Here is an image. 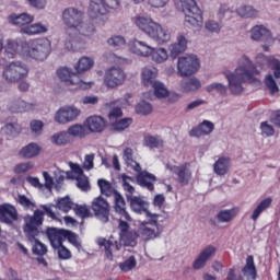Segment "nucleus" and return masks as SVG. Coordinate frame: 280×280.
<instances>
[{
  "instance_id": "f257e3e1",
  "label": "nucleus",
  "mask_w": 280,
  "mask_h": 280,
  "mask_svg": "<svg viewBox=\"0 0 280 280\" xmlns=\"http://www.w3.org/2000/svg\"><path fill=\"white\" fill-rule=\"evenodd\" d=\"M261 72L257 69L255 62L250 57L243 55L237 60V67L234 71L223 72L228 81V85L220 82H212L206 86L208 93H218L219 95H226L228 91L232 95H242L246 91V84L261 85V80L257 78Z\"/></svg>"
},
{
  "instance_id": "f03ea898",
  "label": "nucleus",
  "mask_w": 280,
  "mask_h": 280,
  "mask_svg": "<svg viewBox=\"0 0 280 280\" xmlns=\"http://www.w3.org/2000/svg\"><path fill=\"white\" fill-rule=\"evenodd\" d=\"M51 51V42L48 38H34L25 40L22 37L8 39L4 46V52L8 58H23L24 60H37L43 62L47 60Z\"/></svg>"
},
{
  "instance_id": "7ed1b4c3",
  "label": "nucleus",
  "mask_w": 280,
  "mask_h": 280,
  "mask_svg": "<svg viewBox=\"0 0 280 280\" xmlns=\"http://www.w3.org/2000/svg\"><path fill=\"white\" fill-rule=\"evenodd\" d=\"M135 25L138 30H141L148 38L156 43V45H167V43H172V38H174L172 28L154 21L151 16H137Z\"/></svg>"
},
{
  "instance_id": "20e7f679",
  "label": "nucleus",
  "mask_w": 280,
  "mask_h": 280,
  "mask_svg": "<svg viewBox=\"0 0 280 280\" xmlns=\"http://www.w3.org/2000/svg\"><path fill=\"white\" fill-rule=\"evenodd\" d=\"M121 2L119 0H90L89 15L92 21L104 25L108 21V10H118Z\"/></svg>"
},
{
  "instance_id": "39448f33",
  "label": "nucleus",
  "mask_w": 280,
  "mask_h": 280,
  "mask_svg": "<svg viewBox=\"0 0 280 280\" xmlns=\"http://www.w3.org/2000/svg\"><path fill=\"white\" fill-rule=\"evenodd\" d=\"M159 218H161V214L154 213L147 217V221H141L136 231L137 237L143 240V242H150L161 237L163 225L159 223Z\"/></svg>"
},
{
  "instance_id": "423d86ee",
  "label": "nucleus",
  "mask_w": 280,
  "mask_h": 280,
  "mask_svg": "<svg viewBox=\"0 0 280 280\" xmlns=\"http://www.w3.org/2000/svg\"><path fill=\"white\" fill-rule=\"evenodd\" d=\"M27 75H30V66L21 60L7 63L2 71V78L9 84H16L25 80Z\"/></svg>"
},
{
  "instance_id": "0eeeda50",
  "label": "nucleus",
  "mask_w": 280,
  "mask_h": 280,
  "mask_svg": "<svg viewBox=\"0 0 280 280\" xmlns=\"http://www.w3.org/2000/svg\"><path fill=\"white\" fill-rule=\"evenodd\" d=\"M177 8L185 15V22L192 27H202V11L198 8L196 0H178Z\"/></svg>"
},
{
  "instance_id": "6e6552de",
  "label": "nucleus",
  "mask_w": 280,
  "mask_h": 280,
  "mask_svg": "<svg viewBox=\"0 0 280 280\" xmlns=\"http://www.w3.org/2000/svg\"><path fill=\"white\" fill-rule=\"evenodd\" d=\"M201 62L200 58L196 54H186L178 57L176 69L179 78H190L200 71Z\"/></svg>"
},
{
  "instance_id": "1a4fd4ad",
  "label": "nucleus",
  "mask_w": 280,
  "mask_h": 280,
  "mask_svg": "<svg viewBox=\"0 0 280 280\" xmlns=\"http://www.w3.org/2000/svg\"><path fill=\"white\" fill-rule=\"evenodd\" d=\"M57 78L68 86H78L82 90L91 89L95 84L93 81H83L75 72H73L72 69L68 67L59 68L57 70Z\"/></svg>"
},
{
  "instance_id": "9d476101",
  "label": "nucleus",
  "mask_w": 280,
  "mask_h": 280,
  "mask_svg": "<svg viewBox=\"0 0 280 280\" xmlns=\"http://www.w3.org/2000/svg\"><path fill=\"white\" fill-rule=\"evenodd\" d=\"M80 115H82L80 107L75 105H63L56 110L54 121L59 124V126H67V124L78 121Z\"/></svg>"
},
{
  "instance_id": "9b49d317",
  "label": "nucleus",
  "mask_w": 280,
  "mask_h": 280,
  "mask_svg": "<svg viewBox=\"0 0 280 280\" xmlns=\"http://www.w3.org/2000/svg\"><path fill=\"white\" fill-rule=\"evenodd\" d=\"M249 36L252 40H255V43H265L261 45L262 51H270V45L275 43L272 32H270V30L264 25H255L252 27L249 31Z\"/></svg>"
},
{
  "instance_id": "f8f14e48",
  "label": "nucleus",
  "mask_w": 280,
  "mask_h": 280,
  "mask_svg": "<svg viewBox=\"0 0 280 280\" xmlns=\"http://www.w3.org/2000/svg\"><path fill=\"white\" fill-rule=\"evenodd\" d=\"M45 213L40 210H36L34 215H26L24 218V235L27 240H35L40 235V231H38V226L43 224V217Z\"/></svg>"
},
{
  "instance_id": "ddd939ff",
  "label": "nucleus",
  "mask_w": 280,
  "mask_h": 280,
  "mask_svg": "<svg viewBox=\"0 0 280 280\" xmlns=\"http://www.w3.org/2000/svg\"><path fill=\"white\" fill-rule=\"evenodd\" d=\"M80 21H84V11L75 7H67L61 11V22L66 30L73 31L80 24Z\"/></svg>"
},
{
  "instance_id": "4468645a",
  "label": "nucleus",
  "mask_w": 280,
  "mask_h": 280,
  "mask_svg": "<svg viewBox=\"0 0 280 280\" xmlns=\"http://www.w3.org/2000/svg\"><path fill=\"white\" fill-rule=\"evenodd\" d=\"M126 82V72L120 67H112L105 71L104 84L107 89H117Z\"/></svg>"
},
{
  "instance_id": "2eb2a0df",
  "label": "nucleus",
  "mask_w": 280,
  "mask_h": 280,
  "mask_svg": "<svg viewBox=\"0 0 280 280\" xmlns=\"http://www.w3.org/2000/svg\"><path fill=\"white\" fill-rule=\"evenodd\" d=\"M91 209L94 211V215L101 220V222H108L110 215V205L104 199V197H95L92 200Z\"/></svg>"
},
{
  "instance_id": "dca6fc26",
  "label": "nucleus",
  "mask_w": 280,
  "mask_h": 280,
  "mask_svg": "<svg viewBox=\"0 0 280 280\" xmlns=\"http://www.w3.org/2000/svg\"><path fill=\"white\" fill-rule=\"evenodd\" d=\"M215 253H218V248L213 245H208L203 249L200 250L199 255H197L196 259L192 262L194 270H202L207 262L215 257Z\"/></svg>"
},
{
  "instance_id": "f3484780",
  "label": "nucleus",
  "mask_w": 280,
  "mask_h": 280,
  "mask_svg": "<svg viewBox=\"0 0 280 280\" xmlns=\"http://www.w3.org/2000/svg\"><path fill=\"white\" fill-rule=\"evenodd\" d=\"M165 168L177 176V180L180 185H189V180H191V170L189 168V164H182L179 166L165 164Z\"/></svg>"
},
{
  "instance_id": "a211bd4d",
  "label": "nucleus",
  "mask_w": 280,
  "mask_h": 280,
  "mask_svg": "<svg viewBox=\"0 0 280 280\" xmlns=\"http://www.w3.org/2000/svg\"><path fill=\"white\" fill-rule=\"evenodd\" d=\"M63 47L67 51H84L85 45L80 40L79 35L71 30H66L63 38Z\"/></svg>"
},
{
  "instance_id": "6ab92c4d",
  "label": "nucleus",
  "mask_w": 280,
  "mask_h": 280,
  "mask_svg": "<svg viewBox=\"0 0 280 280\" xmlns=\"http://www.w3.org/2000/svg\"><path fill=\"white\" fill-rule=\"evenodd\" d=\"M129 51L139 58H150L152 46L144 40L135 38L129 43Z\"/></svg>"
},
{
  "instance_id": "aec40b11",
  "label": "nucleus",
  "mask_w": 280,
  "mask_h": 280,
  "mask_svg": "<svg viewBox=\"0 0 280 280\" xmlns=\"http://www.w3.org/2000/svg\"><path fill=\"white\" fill-rule=\"evenodd\" d=\"M84 128L94 135L104 132L106 130V119L100 115L89 116L84 121Z\"/></svg>"
},
{
  "instance_id": "412c9836",
  "label": "nucleus",
  "mask_w": 280,
  "mask_h": 280,
  "mask_svg": "<svg viewBox=\"0 0 280 280\" xmlns=\"http://www.w3.org/2000/svg\"><path fill=\"white\" fill-rule=\"evenodd\" d=\"M188 43L189 40L187 39V37L184 34H179L176 37V40L168 45V56L173 59L178 58L180 54H185V51H187Z\"/></svg>"
},
{
  "instance_id": "4be33fe9",
  "label": "nucleus",
  "mask_w": 280,
  "mask_h": 280,
  "mask_svg": "<svg viewBox=\"0 0 280 280\" xmlns=\"http://www.w3.org/2000/svg\"><path fill=\"white\" fill-rule=\"evenodd\" d=\"M127 200H129L131 210L135 213H144L145 218H148L149 215L154 214V212L149 210L150 209V202H148V200H145L144 197L135 196V197H131Z\"/></svg>"
},
{
  "instance_id": "5701e85b",
  "label": "nucleus",
  "mask_w": 280,
  "mask_h": 280,
  "mask_svg": "<svg viewBox=\"0 0 280 280\" xmlns=\"http://www.w3.org/2000/svg\"><path fill=\"white\" fill-rule=\"evenodd\" d=\"M154 90V95L159 100H165L168 97V102H178L183 95L178 93H170L167 91V88H165V84H163L161 81H158L151 85Z\"/></svg>"
},
{
  "instance_id": "b1692460",
  "label": "nucleus",
  "mask_w": 280,
  "mask_h": 280,
  "mask_svg": "<svg viewBox=\"0 0 280 280\" xmlns=\"http://www.w3.org/2000/svg\"><path fill=\"white\" fill-rule=\"evenodd\" d=\"M20 32L26 36H43V34L49 32V25L43 22H35L22 27Z\"/></svg>"
},
{
  "instance_id": "393cba45",
  "label": "nucleus",
  "mask_w": 280,
  "mask_h": 280,
  "mask_svg": "<svg viewBox=\"0 0 280 280\" xmlns=\"http://www.w3.org/2000/svg\"><path fill=\"white\" fill-rule=\"evenodd\" d=\"M200 89H202V82L196 77L182 80L178 85V91L184 94L196 93V91H200Z\"/></svg>"
},
{
  "instance_id": "a878e982",
  "label": "nucleus",
  "mask_w": 280,
  "mask_h": 280,
  "mask_svg": "<svg viewBox=\"0 0 280 280\" xmlns=\"http://www.w3.org/2000/svg\"><path fill=\"white\" fill-rule=\"evenodd\" d=\"M47 237L52 248H60V246H62V241L67 240V230L49 228L47 230Z\"/></svg>"
},
{
  "instance_id": "bb28decb",
  "label": "nucleus",
  "mask_w": 280,
  "mask_h": 280,
  "mask_svg": "<svg viewBox=\"0 0 280 280\" xmlns=\"http://www.w3.org/2000/svg\"><path fill=\"white\" fill-rule=\"evenodd\" d=\"M9 23L16 27H27L31 23H34V15L27 12L12 13L9 15Z\"/></svg>"
},
{
  "instance_id": "cd10ccee",
  "label": "nucleus",
  "mask_w": 280,
  "mask_h": 280,
  "mask_svg": "<svg viewBox=\"0 0 280 280\" xmlns=\"http://www.w3.org/2000/svg\"><path fill=\"white\" fill-rule=\"evenodd\" d=\"M213 172L217 176H226L231 172V158L229 155H221L213 163Z\"/></svg>"
},
{
  "instance_id": "c85d7f7f",
  "label": "nucleus",
  "mask_w": 280,
  "mask_h": 280,
  "mask_svg": "<svg viewBox=\"0 0 280 280\" xmlns=\"http://www.w3.org/2000/svg\"><path fill=\"white\" fill-rule=\"evenodd\" d=\"M214 128L215 126L213 122L203 120L201 124L189 131V137H196L197 139H200V137H207L213 132Z\"/></svg>"
},
{
  "instance_id": "c756f323",
  "label": "nucleus",
  "mask_w": 280,
  "mask_h": 280,
  "mask_svg": "<svg viewBox=\"0 0 280 280\" xmlns=\"http://www.w3.org/2000/svg\"><path fill=\"white\" fill-rule=\"evenodd\" d=\"M159 78V69L152 66H147L141 70V82L144 86H152Z\"/></svg>"
},
{
  "instance_id": "7c9ffc66",
  "label": "nucleus",
  "mask_w": 280,
  "mask_h": 280,
  "mask_svg": "<svg viewBox=\"0 0 280 280\" xmlns=\"http://www.w3.org/2000/svg\"><path fill=\"white\" fill-rule=\"evenodd\" d=\"M16 218V208H14L12 205L4 203L0 206V222L12 224Z\"/></svg>"
},
{
  "instance_id": "2f4dec72",
  "label": "nucleus",
  "mask_w": 280,
  "mask_h": 280,
  "mask_svg": "<svg viewBox=\"0 0 280 280\" xmlns=\"http://www.w3.org/2000/svg\"><path fill=\"white\" fill-rule=\"evenodd\" d=\"M72 32L77 36H84L85 38H91L95 34V26L92 23L84 22V20H81L79 24H77Z\"/></svg>"
},
{
  "instance_id": "473e14b6",
  "label": "nucleus",
  "mask_w": 280,
  "mask_h": 280,
  "mask_svg": "<svg viewBox=\"0 0 280 280\" xmlns=\"http://www.w3.org/2000/svg\"><path fill=\"white\" fill-rule=\"evenodd\" d=\"M149 58H151L152 62L155 65H163L170 59V52L165 47H152Z\"/></svg>"
},
{
  "instance_id": "72a5a7b5",
  "label": "nucleus",
  "mask_w": 280,
  "mask_h": 280,
  "mask_svg": "<svg viewBox=\"0 0 280 280\" xmlns=\"http://www.w3.org/2000/svg\"><path fill=\"white\" fill-rule=\"evenodd\" d=\"M137 182L140 187H145L149 189V191L154 190V183H156V176L152 175L151 173H148L145 171L138 172L137 175Z\"/></svg>"
},
{
  "instance_id": "f704fd0d",
  "label": "nucleus",
  "mask_w": 280,
  "mask_h": 280,
  "mask_svg": "<svg viewBox=\"0 0 280 280\" xmlns=\"http://www.w3.org/2000/svg\"><path fill=\"white\" fill-rule=\"evenodd\" d=\"M115 200V211L118 213L121 218H124L127 222H131L132 218L126 211V200L124 199V196L119 192H115L114 195Z\"/></svg>"
},
{
  "instance_id": "c9c22d12",
  "label": "nucleus",
  "mask_w": 280,
  "mask_h": 280,
  "mask_svg": "<svg viewBox=\"0 0 280 280\" xmlns=\"http://www.w3.org/2000/svg\"><path fill=\"white\" fill-rule=\"evenodd\" d=\"M95 67V59L93 57L83 56L74 63V70L77 73H86Z\"/></svg>"
},
{
  "instance_id": "e433bc0d",
  "label": "nucleus",
  "mask_w": 280,
  "mask_h": 280,
  "mask_svg": "<svg viewBox=\"0 0 280 280\" xmlns=\"http://www.w3.org/2000/svg\"><path fill=\"white\" fill-rule=\"evenodd\" d=\"M271 206H272V197H267L262 199L252 212L250 218L253 222H257V220H259V215H261L264 211H268V209H270Z\"/></svg>"
},
{
  "instance_id": "4c0bfd02",
  "label": "nucleus",
  "mask_w": 280,
  "mask_h": 280,
  "mask_svg": "<svg viewBox=\"0 0 280 280\" xmlns=\"http://www.w3.org/2000/svg\"><path fill=\"white\" fill-rule=\"evenodd\" d=\"M237 213H240V209L237 208L221 210L217 214V220L220 224H229V222H233L237 218Z\"/></svg>"
},
{
  "instance_id": "58836bf2",
  "label": "nucleus",
  "mask_w": 280,
  "mask_h": 280,
  "mask_svg": "<svg viewBox=\"0 0 280 280\" xmlns=\"http://www.w3.org/2000/svg\"><path fill=\"white\" fill-rule=\"evenodd\" d=\"M19 154L22 159H35L40 154V145L34 142L28 143L20 150Z\"/></svg>"
},
{
  "instance_id": "ea45409f",
  "label": "nucleus",
  "mask_w": 280,
  "mask_h": 280,
  "mask_svg": "<svg viewBox=\"0 0 280 280\" xmlns=\"http://www.w3.org/2000/svg\"><path fill=\"white\" fill-rule=\"evenodd\" d=\"M143 143L145 148H150L151 150L160 149L165 145V140L161 138V136H145Z\"/></svg>"
},
{
  "instance_id": "a19ab883",
  "label": "nucleus",
  "mask_w": 280,
  "mask_h": 280,
  "mask_svg": "<svg viewBox=\"0 0 280 280\" xmlns=\"http://www.w3.org/2000/svg\"><path fill=\"white\" fill-rule=\"evenodd\" d=\"M86 127H84V125H80V124H74L71 125L68 129V137L71 139V137H73L74 139H84V137H86Z\"/></svg>"
},
{
  "instance_id": "79ce46f5",
  "label": "nucleus",
  "mask_w": 280,
  "mask_h": 280,
  "mask_svg": "<svg viewBox=\"0 0 280 280\" xmlns=\"http://www.w3.org/2000/svg\"><path fill=\"white\" fill-rule=\"evenodd\" d=\"M121 180L126 197L130 199L135 195V179L128 175H121Z\"/></svg>"
},
{
  "instance_id": "37998d69",
  "label": "nucleus",
  "mask_w": 280,
  "mask_h": 280,
  "mask_svg": "<svg viewBox=\"0 0 280 280\" xmlns=\"http://www.w3.org/2000/svg\"><path fill=\"white\" fill-rule=\"evenodd\" d=\"M122 159L127 163V165H129V167H131L133 171L141 172V165L132 160L133 151L131 148H126L124 150Z\"/></svg>"
},
{
  "instance_id": "c03bdc74",
  "label": "nucleus",
  "mask_w": 280,
  "mask_h": 280,
  "mask_svg": "<svg viewBox=\"0 0 280 280\" xmlns=\"http://www.w3.org/2000/svg\"><path fill=\"white\" fill-rule=\"evenodd\" d=\"M98 246H103L105 248L107 259H113V250H119V244H117V242L113 244V242L105 238L98 240Z\"/></svg>"
},
{
  "instance_id": "a18cd8bd",
  "label": "nucleus",
  "mask_w": 280,
  "mask_h": 280,
  "mask_svg": "<svg viewBox=\"0 0 280 280\" xmlns=\"http://www.w3.org/2000/svg\"><path fill=\"white\" fill-rule=\"evenodd\" d=\"M50 141L55 145H67L68 143H71V138L67 131H60L52 135Z\"/></svg>"
},
{
  "instance_id": "49530a36",
  "label": "nucleus",
  "mask_w": 280,
  "mask_h": 280,
  "mask_svg": "<svg viewBox=\"0 0 280 280\" xmlns=\"http://www.w3.org/2000/svg\"><path fill=\"white\" fill-rule=\"evenodd\" d=\"M236 14L242 16V19H255L259 14V11L250 5H244L236 9Z\"/></svg>"
},
{
  "instance_id": "de8ad7c7",
  "label": "nucleus",
  "mask_w": 280,
  "mask_h": 280,
  "mask_svg": "<svg viewBox=\"0 0 280 280\" xmlns=\"http://www.w3.org/2000/svg\"><path fill=\"white\" fill-rule=\"evenodd\" d=\"M28 242L33 244V255H38L39 257H43V255H47V245L38 241V236H35L34 240H28Z\"/></svg>"
},
{
  "instance_id": "09e8293b",
  "label": "nucleus",
  "mask_w": 280,
  "mask_h": 280,
  "mask_svg": "<svg viewBox=\"0 0 280 280\" xmlns=\"http://www.w3.org/2000/svg\"><path fill=\"white\" fill-rule=\"evenodd\" d=\"M243 275L247 277V279H255L257 271L255 270V259L253 256L246 258V266L243 268Z\"/></svg>"
},
{
  "instance_id": "8fccbe9b",
  "label": "nucleus",
  "mask_w": 280,
  "mask_h": 280,
  "mask_svg": "<svg viewBox=\"0 0 280 280\" xmlns=\"http://www.w3.org/2000/svg\"><path fill=\"white\" fill-rule=\"evenodd\" d=\"M97 185L101 189V194H103V196H115V194H118L117 190H115V188H113V185H110V182L106 180V179H98L97 180Z\"/></svg>"
},
{
  "instance_id": "3c124183",
  "label": "nucleus",
  "mask_w": 280,
  "mask_h": 280,
  "mask_svg": "<svg viewBox=\"0 0 280 280\" xmlns=\"http://www.w3.org/2000/svg\"><path fill=\"white\" fill-rule=\"evenodd\" d=\"M135 110L137 115L147 116V115H151L153 107H152V104H150V102L142 100L136 105Z\"/></svg>"
},
{
  "instance_id": "603ef678",
  "label": "nucleus",
  "mask_w": 280,
  "mask_h": 280,
  "mask_svg": "<svg viewBox=\"0 0 280 280\" xmlns=\"http://www.w3.org/2000/svg\"><path fill=\"white\" fill-rule=\"evenodd\" d=\"M57 209H59V211H63V213H69V211L73 209V201L69 196L59 198L57 200Z\"/></svg>"
},
{
  "instance_id": "864d4df0",
  "label": "nucleus",
  "mask_w": 280,
  "mask_h": 280,
  "mask_svg": "<svg viewBox=\"0 0 280 280\" xmlns=\"http://www.w3.org/2000/svg\"><path fill=\"white\" fill-rule=\"evenodd\" d=\"M106 43L109 47H114V49H121V47L126 46V37L122 35H113Z\"/></svg>"
},
{
  "instance_id": "5fc2aeb1",
  "label": "nucleus",
  "mask_w": 280,
  "mask_h": 280,
  "mask_svg": "<svg viewBox=\"0 0 280 280\" xmlns=\"http://www.w3.org/2000/svg\"><path fill=\"white\" fill-rule=\"evenodd\" d=\"M2 131L8 137H19V135H21V126H19V124L9 122L2 127Z\"/></svg>"
},
{
  "instance_id": "6e6d98bb",
  "label": "nucleus",
  "mask_w": 280,
  "mask_h": 280,
  "mask_svg": "<svg viewBox=\"0 0 280 280\" xmlns=\"http://www.w3.org/2000/svg\"><path fill=\"white\" fill-rule=\"evenodd\" d=\"M44 128L45 122H43V120L34 119L30 122V130L34 137H40V135H43Z\"/></svg>"
},
{
  "instance_id": "4d7b16f0",
  "label": "nucleus",
  "mask_w": 280,
  "mask_h": 280,
  "mask_svg": "<svg viewBox=\"0 0 280 280\" xmlns=\"http://www.w3.org/2000/svg\"><path fill=\"white\" fill-rule=\"evenodd\" d=\"M118 266L122 272H130V270H135V268H137V258H135V256H130Z\"/></svg>"
},
{
  "instance_id": "13d9d810",
  "label": "nucleus",
  "mask_w": 280,
  "mask_h": 280,
  "mask_svg": "<svg viewBox=\"0 0 280 280\" xmlns=\"http://www.w3.org/2000/svg\"><path fill=\"white\" fill-rule=\"evenodd\" d=\"M132 124V118H122L120 120L115 121L112 125L113 130H117L118 132H121L122 130H126V128H130Z\"/></svg>"
},
{
  "instance_id": "bf43d9fd",
  "label": "nucleus",
  "mask_w": 280,
  "mask_h": 280,
  "mask_svg": "<svg viewBox=\"0 0 280 280\" xmlns=\"http://www.w3.org/2000/svg\"><path fill=\"white\" fill-rule=\"evenodd\" d=\"M205 30H207L210 34H220L222 25L218 23L215 20H207L205 22Z\"/></svg>"
},
{
  "instance_id": "052dcab7",
  "label": "nucleus",
  "mask_w": 280,
  "mask_h": 280,
  "mask_svg": "<svg viewBox=\"0 0 280 280\" xmlns=\"http://www.w3.org/2000/svg\"><path fill=\"white\" fill-rule=\"evenodd\" d=\"M136 237H137V233H132V232L120 234V244H124V246H135V244H137L135 242Z\"/></svg>"
},
{
  "instance_id": "680f3d73",
  "label": "nucleus",
  "mask_w": 280,
  "mask_h": 280,
  "mask_svg": "<svg viewBox=\"0 0 280 280\" xmlns=\"http://www.w3.org/2000/svg\"><path fill=\"white\" fill-rule=\"evenodd\" d=\"M265 84L267 89H269L271 95H277V93H279V86H277V82L275 81V77L272 74H268L265 78Z\"/></svg>"
},
{
  "instance_id": "e2e57ef3",
  "label": "nucleus",
  "mask_w": 280,
  "mask_h": 280,
  "mask_svg": "<svg viewBox=\"0 0 280 280\" xmlns=\"http://www.w3.org/2000/svg\"><path fill=\"white\" fill-rule=\"evenodd\" d=\"M25 101L23 98H15L10 103V110L13 113H25Z\"/></svg>"
},
{
  "instance_id": "0e129e2a",
  "label": "nucleus",
  "mask_w": 280,
  "mask_h": 280,
  "mask_svg": "<svg viewBox=\"0 0 280 280\" xmlns=\"http://www.w3.org/2000/svg\"><path fill=\"white\" fill-rule=\"evenodd\" d=\"M54 174H55V178H56L57 186H58V185H61L62 182L65 180V178H69V179L73 178V175H72L71 172H69V171L66 172V171H62V170H60V168H57V170L54 172Z\"/></svg>"
},
{
  "instance_id": "69168bd1",
  "label": "nucleus",
  "mask_w": 280,
  "mask_h": 280,
  "mask_svg": "<svg viewBox=\"0 0 280 280\" xmlns=\"http://www.w3.org/2000/svg\"><path fill=\"white\" fill-rule=\"evenodd\" d=\"M43 177L45 183L44 185V189H47V191L51 192V189H54V187H56V189H58V184H56V182H54V177H51V175H49L48 172H43Z\"/></svg>"
},
{
  "instance_id": "338daca9",
  "label": "nucleus",
  "mask_w": 280,
  "mask_h": 280,
  "mask_svg": "<svg viewBox=\"0 0 280 280\" xmlns=\"http://www.w3.org/2000/svg\"><path fill=\"white\" fill-rule=\"evenodd\" d=\"M69 166L71 170L70 173L72 174V177H70V179L75 180L77 178L84 176V171L82 170V166H80V164L70 162Z\"/></svg>"
},
{
  "instance_id": "774afa93",
  "label": "nucleus",
  "mask_w": 280,
  "mask_h": 280,
  "mask_svg": "<svg viewBox=\"0 0 280 280\" xmlns=\"http://www.w3.org/2000/svg\"><path fill=\"white\" fill-rule=\"evenodd\" d=\"M74 180H77V187L81 189V191H89L91 189V184L89 183V177H86V175L77 177Z\"/></svg>"
}]
</instances>
